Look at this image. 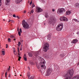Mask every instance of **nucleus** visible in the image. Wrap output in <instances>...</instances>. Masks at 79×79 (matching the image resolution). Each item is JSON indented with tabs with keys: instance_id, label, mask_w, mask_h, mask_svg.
Returning <instances> with one entry per match:
<instances>
[{
	"instance_id": "obj_1",
	"label": "nucleus",
	"mask_w": 79,
	"mask_h": 79,
	"mask_svg": "<svg viewBox=\"0 0 79 79\" xmlns=\"http://www.w3.org/2000/svg\"><path fill=\"white\" fill-rule=\"evenodd\" d=\"M74 74V70L73 69L69 70L67 72L66 74L64 75L65 79H70Z\"/></svg>"
},
{
	"instance_id": "obj_2",
	"label": "nucleus",
	"mask_w": 79,
	"mask_h": 79,
	"mask_svg": "<svg viewBox=\"0 0 79 79\" xmlns=\"http://www.w3.org/2000/svg\"><path fill=\"white\" fill-rule=\"evenodd\" d=\"M22 24L23 26V27L24 29H29V24H27V23L26 22L25 20H23L22 21Z\"/></svg>"
},
{
	"instance_id": "obj_3",
	"label": "nucleus",
	"mask_w": 79,
	"mask_h": 79,
	"mask_svg": "<svg viewBox=\"0 0 79 79\" xmlns=\"http://www.w3.org/2000/svg\"><path fill=\"white\" fill-rule=\"evenodd\" d=\"M63 24L62 23H60L57 25L56 27V30L57 31H60L63 29Z\"/></svg>"
},
{
	"instance_id": "obj_4",
	"label": "nucleus",
	"mask_w": 79,
	"mask_h": 79,
	"mask_svg": "<svg viewBox=\"0 0 79 79\" xmlns=\"http://www.w3.org/2000/svg\"><path fill=\"white\" fill-rule=\"evenodd\" d=\"M49 48V44L48 43H46L44 46L43 51L44 52H47L48 48Z\"/></svg>"
},
{
	"instance_id": "obj_5",
	"label": "nucleus",
	"mask_w": 79,
	"mask_h": 79,
	"mask_svg": "<svg viewBox=\"0 0 79 79\" xmlns=\"http://www.w3.org/2000/svg\"><path fill=\"white\" fill-rule=\"evenodd\" d=\"M52 72V69L50 68H48L46 71V76H49V75L51 74Z\"/></svg>"
},
{
	"instance_id": "obj_6",
	"label": "nucleus",
	"mask_w": 79,
	"mask_h": 79,
	"mask_svg": "<svg viewBox=\"0 0 79 79\" xmlns=\"http://www.w3.org/2000/svg\"><path fill=\"white\" fill-rule=\"evenodd\" d=\"M63 11H65V9L63 8L58 9L57 10V13L58 14H61Z\"/></svg>"
},
{
	"instance_id": "obj_7",
	"label": "nucleus",
	"mask_w": 79,
	"mask_h": 79,
	"mask_svg": "<svg viewBox=\"0 0 79 79\" xmlns=\"http://www.w3.org/2000/svg\"><path fill=\"white\" fill-rule=\"evenodd\" d=\"M54 21H55L54 17H53L52 16L50 17L49 21V22L50 24H52V23H53Z\"/></svg>"
},
{
	"instance_id": "obj_8",
	"label": "nucleus",
	"mask_w": 79,
	"mask_h": 79,
	"mask_svg": "<svg viewBox=\"0 0 79 79\" xmlns=\"http://www.w3.org/2000/svg\"><path fill=\"white\" fill-rule=\"evenodd\" d=\"M60 21H68V19L65 17H61L60 18Z\"/></svg>"
},
{
	"instance_id": "obj_9",
	"label": "nucleus",
	"mask_w": 79,
	"mask_h": 79,
	"mask_svg": "<svg viewBox=\"0 0 79 79\" xmlns=\"http://www.w3.org/2000/svg\"><path fill=\"white\" fill-rule=\"evenodd\" d=\"M36 11L37 13H40L41 11H42L43 10L41 9V8L39 7H36Z\"/></svg>"
},
{
	"instance_id": "obj_10",
	"label": "nucleus",
	"mask_w": 79,
	"mask_h": 79,
	"mask_svg": "<svg viewBox=\"0 0 79 79\" xmlns=\"http://www.w3.org/2000/svg\"><path fill=\"white\" fill-rule=\"evenodd\" d=\"M10 0H6L5 4L6 5H10Z\"/></svg>"
},
{
	"instance_id": "obj_11",
	"label": "nucleus",
	"mask_w": 79,
	"mask_h": 79,
	"mask_svg": "<svg viewBox=\"0 0 79 79\" xmlns=\"http://www.w3.org/2000/svg\"><path fill=\"white\" fill-rule=\"evenodd\" d=\"M78 42L77 39H75L73 40L71 42V44H76Z\"/></svg>"
},
{
	"instance_id": "obj_12",
	"label": "nucleus",
	"mask_w": 79,
	"mask_h": 79,
	"mask_svg": "<svg viewBox=\"0 0 79 79\" xmlns=\"http://www.w3.org/2000/svg\"><path fill=\"white\" fill-rule=\"evenodd\" d=\"M40 65V64L41 65V67L43 68L44 67V65H45V61H43V63L40 62L39 63Z\"/></svg>"
},
{
	"instance_id": "obj_13",
	"label": "nucleus",
	"mask_w": 79,
	"mask_h": 79,
	"mask_svg": "<svg viewBox=\"0 0 79 79\" xmlns=\"http://www.w3.org/2000/svg\"><path fill=\"white\" fill-rule=\"evenodd\" d=\"M39 52L38 51L37 52H35V54L34 56V57L35 58H37V56H38V55H39Z\"/></svg>"
},
{
	"instance_id": "obj_14",
	"label": "nucleus",
	"mask_w": 79,
	"mask_h": 79,
	"mask_svg": "<svg viewBox=\"0 0 79 79\" xmlns=\"http://www.w3.org/2000/svg\"><path fill=\"white\" fill-rule=\"evenodd\" d=\"M73 79H79V75H77L73 78Z\"/></svg>"
},
{
	"instance_id": "obj_15",
	"label": "nucleus",
	"mask_w": 79,
	"mask_h": 79,
	"mask_svg": "<svg viewBox=\"0 0 79 79\" xmlns=\"http://www.w3.org/2000/svg\"><path fill=\"white\" fill-rule=\"evenodd\" d=\"M23 1V0H15V2L16 3H19Z\"/></svg>"
},
{
	"instance_id": "obj_16",
	"label": "nucleus",
	"mask_w": 79,
	"mask_h": 79,
	"mask_svg": "<svg viewBox=\"0 0 79 79\" xmlns=\"http://www.w3.org/2000/svg\"><path fill=\"white\" fill-rule=\"evenodd\" d=\"M27 77L28 78H29V77H30V76H31V73H30V72H28V73H27Z\"/></svg>"
},
{
	"instance_id": "obj_17",
	"label": "nucleus",
	"mask_w": 79,
	"mask_h": 79,
	"mask_svg": "<svg viewBox=\"0 0 79 79\" xmlns=\"http://www.w3.org/2000/svg\"><path fill=\"white\" fill-rule=\"evenodd\" d=\"M71 13V11L68 10L66 11V14L67 15H69Z\"/></svg>"
},
{
	"instance_id": "obj_18",
	"label": "nucleus",
	"mask_w": 79,
	"mask_h": 79,
	"mask_svg": "<svg viewBox=\"0 0 79 79\" xmlns=\"http://www.w3.org/2000/svg\"><path fill=\"white\" fill-rule=\"evenodd\" d=\"M47 37L48 40H50L51 39V35H48Z\"/></svg>"
},
{
	"instance_id": "obj_19",
	"label": "nucleus",
	"mask_w": 79,
	"mask_h": 79,
	"mask_svg": "<svg viewBox=\"0 0 79 79\" xmlns=\"http://www.w3.org/2000/svg\"><path fill=\"white\" fill-rule=\"evenodd\" d=\"M45 18H48L49 15H48V13H45Z\"/></svg>"
},
{
	"instance_id": "obj_20",
	"label": "nucleus",
	"mask_w": 79,
	"mask_h": 79,
	"mask_svg": "<svg viewBox=\"0 0 79 79\" xmlns=\"http://www.w3.org/2000/svg\"><path fill=\"white\" fill-rule=\"evenodd\" d=\"M79 6V3H76L75 5V8H78Z\"/></svg>"
},
{
	"instance_id": "obj_21",
	"label": "nucleus",
	"mask_w": 79,
	"mask_h": 79,
	"mask_svg": "<svg viewBox=\"0 0 79 79\" xmlns=\"http://www.w3.org/2000/svg\"><path fill=\"white\" fill-rule=\"evenodd\" d=\"M73 21H75V22H77V23H79V21H78L77 19H73Z\"/></svg>"
},
{
	"instance_id": "obj_22",
	"label": "nucleus",
	"mask_w": 79,
	"mask_h": 79,
	"mask_svg": "<svg viewBox=\"0 0 79 79\" xmlns=\"http://www.w3.org/2000/svg\"><path fill=\"white\" fill-rule=\"evenodd\" d=\"M29 64H30V65H34V63H33L31 61L30 62Z\"/></svg>"
},
{
	"instance_id": "obj_23",
	"label": "nucleus",
	"mask_w": 79,
	"mask_h": 79,
	"mask_svg": "<svg viewBox=\"0 0 79 79\" xmlns=\"http://www.w3.org/2000/svg\"><path fill=\"white\" fill-rule=\"evenodd\" d=\"M28 55L29 56H31H31H32V54H31V52L29 53H28Z\"/></svg>"
},
{
	"instance_id": "obj_24",
	"label": "nucleus",
	"mask_w": 79,
	"mask_h": 79,
	"mask_svg": "<svg viewBox=\"0 0 79 79\" xmlns=\"http://www.w3.org/2000/svg\"><path fill=\"white\" fill-rule=\"evenodd\" d=\"M10 37L12 39H15V36L13 35L10 36Z\"/></svg>"
},
{
	"instance_id": "obj_25",
	"label": "nucleus",
	"mask_w": 79,
	"mask_h": 79,
	"mask_svg": "<svg viewBox=\"0 0 79 79\" xmlns=\"http://www.w3.org/2000/svg\"><path fill=\"white\" fill-rule=\"evenodd\" d=\"M34 76H32L30 77L29 79H34Z\"/></svg>"
},
{
	"instance_id": "obj_26",
	"label": "nucleus",
	"mask_w": 79,
	"mask_h": 79,
	"mask_svg": "<svg viewBox=\"0 0 79 79\" xmlns=\"http://www.w3.org/2000/svg\"><path fill=\"white\" fill-rule=\"evenodd\" d=\"M21 44V42H20L19 41L18 42V44H17L18 46H19V47H20V45Z\"/></svg>"
},
{
	"instance_id": "obj_27",
	"label": "nucleus",
	"mask_w": 79,
	"mask_h": 79,
	"mask_svg": "<svg viewBox=\"0 0 79 79\" xmlns=\"http://www.w3.org/2000/svg\"><path fill=\"white\" fill-rule=\"evenodd\" d=\"M2 53L3 55H5V52L4 51H2Z\"/></svg>"
},
{
	"instance_id": "obj_28",
	"label": "nucleus",
	"mask_w": 79,
	"mask_h": 79,
	"mask_svg": "<svg viewBox=\"0 0 79 79\" xmlns=\"http://www.w3.org/2000/svg\"><path fill=\"white\" fill-rule=\"evenodd\" d=\"M35 6V5H34V3H33L32 4V6H31V8H34Z\"/></svg>"
},
{
	"instance_id": "obj_29",
	"label": "nucleus",
	"mask_w": 79,
	"mask_h": 79,
	"mask_svg": "<svg viewBox=\"0 0 79 79\" xmlns=\"http://www.w3.org/2000/svg\"><path fill=\"white\" fill-rule=\"evenodd\" d=\"M8 42H11V39L10 38H8Z\"/></svg>"
},
{
	"instance_id": "obj_30",
	"label": "nucleus",
	"mask_w": 79,
	"mask_h": 79,
	"mask_svg": "<svg viewBox=\"0 0 79 79\" xmlns=\"http://www.w3.org/2000/svg\"><path fill=\"white\" fill-rule=\"evenodd\" d=\"M38 58H40V60H44V59L41 58V57H40V56H38Z\"/></svg>"
},
{
	"instance_id": "obj_31",
	"label": "nucleus",
	"mask_w": 79,
	"mask_h": 79,
	"mask_svg": "<svg viewBox=\"0 0 79 79\" xmlns=\"http://www.w3.org/2000/svg\"><path fill=\"white\" fill-rule=\"evenodd\" d=\"M41 68H43L44 69H46V68H47L46 67V66H44V67H41Z\"/></svg>"
},
{
	"instance_id": "obj_32",
	"label": "nucleus",
	"mask_w": 79,
	"mask_h": 79,
	"mask_svg": "<svg viewBox=\"0 0 79 79\" xmlns=\"http://www.w3.org/2000/svg\"><path fill=\"white\" fill-rule=\"evenodd\" d=\"M18 34L19 36H21V32L20 31H19Z\"/></svg>"
},
{
	"instance_id": "obj_33",
	"label": "nucleus",
	"mask_w": 79,
	"mask_h": 79,
	"mask_svg": "<svg viewBox=\"0 0 79 79\" xmlns=\"http://www.w3.org/2000/svg\"><path fill=\"white\" fill-rule=\"evenodd\" d=\"M14 53L15 55H16V51L15 50L14 51Z\"/></svg>"
},
{
	"instance_id": "obj_34",
	"label": "nucleus",
	"mask_w": 79,
	"mask_h": 79,
	"mask_svg": "<svg viewBox=\"0 0 79 79\" xmlns=\"http://www.w3.org/2000/svg\"><path fill=\"white\" fill-rule=\"evenodd\" d=\"M27 56H26V55L25 54H24V56H23V58H27L26 57Z\"/></svg>"
},
{
	"instance_id": "obj_35",
	"label": "nucleus",
	"mask_w": 79,
	"mask_h": 79,
	"mask_svg": "<svg viewBox=\"0 0 79 79\" xmlns=\"http://www.w3.org/2000/svg\"><path fill=\"white\" fill-rule=\"evenodd\" d=\"M23 58H24V60L25 61H27V57H25Z\"/></svg>"
},
{
	"instance_id": "obj_36",
	"label": "nucleus",
	"mask_w": 79,
	"mask_h": 79,
	"mask_svg": "<svg viewBox=\"0 0 79 79\" xmlns=\"http://www.w3.org/2000/svg\"><path fill=\"white\" fill-rule=\"evenodd\" d=\"M37 67L38 69H39L40 68V66H39V65H37Z\"/></svg>"
},
{
	"instance_id": "obj_37",
	"label": "nucleus",
	"mask_w": 79,
	"mask_h": 79,
	"mask_svg": "<svg viewBox=\"0 0 79 79\" xmlns=\"http://www.w3.org/2000/svg\"><path fill=\"white\" fill-rule=\"evenodd\" d=\"M2 0H0V6H2Z\"/></svg>"
},
{
	"instance_id": "obj_38",
	"label": "nucleus",
	"mask_w": 79,
	"mask_h": 79,
	"mask_svg": "<svg viewBox=\"0 0 79 79\" xmlns=\"http://www.w3.org/2000/svg\"><path fill=\"white\" fill-rule=\"evenodd\" d=\"M60 56H61V57H63L64 55H63L61 54H60Z\"/></svg>"
},
{
	"instance_id": "obj_39",
	"label": "nucleus",
	"mask_w": 79,
	"mask_h": 79,
	"mask_svg": "<svg viewBox=\"0 0 79 79\" xmlns=\"http://www.w3.org/2000/svg\"><path fill=\"white\" fill-rule=\"evenodd\" d=\"M32 2L31 1L30 3V5H32Z\"/></svg>"
},
{
	"instance_id": "obj_40",
	"label": "nucleus",
	"mask_w": 79,
	"mask_h": 79,
	"mask_svg": "<svg viewBox=\"0 0 79 79\" xmlns=\"http://www.w3.org/2000/svg\"><path fill=\"white\" fill-rule=\"evenodd\" d=\"M13 17H14V18H16V15L15 14L13 15Z\"/></svg>"
},
{
	"instance_id": "obj_41",
	"label": "nucleus",
	"mask_w": 79,
	"mask_h": 79,
	"mask_svg": "<svg viewBox=\"0 0 79 79\" xmlns=\"http://www.w3.org/2000/svg\"><path fill=\"white\" fill-rule=\"evenodd\" d=\"M18 52H19V48H18Z\"/></svg>"
},
{
	"instance_id": "obj_42",
	"label": "nucleus",
	"mask_w": 79,
	"mask_h": 79,
	"mask_svg": "<svg viewBox=\"0 0 79 79\" xmlns=\"http://www.w3.org/2000/svg\"><path fill=\"white\" fill-rule=\"evenodd\" d=\"M18 55L19 56H20V53H19V52H18Z\"/></svg>"
},
{
	"instance_id": "obj_43",
	"label": "nucleus",
	"mask_w": 79,
	"mask_h": 79,
	"mask_svg": "<svg viewBox=\"0 0 79 79\" xmlns=\"http://www.w3.org/2000/svg\"><path fill=\"white\" fill-rule=\"evenodd\" d=\"M31 12L32 13H33L34 12V10H32L31 11Z\"/></svg>"
},
{
	"instance_id": "obj_44",
	"label": "nucleus",
	"mask_w": 79,
	"mask_h": 79,
	"mask_svg": "<svg viewBox=\"0 0 79 79\" xmlns=\"http://www.w3.org/2000/svg\"><path fill=\"white\" fill-rule=\"evenodd\" d=\"M20 31L21 32H22V30H21V28L20 29Z\"/></svg>"
},
{
	"instance_id": "obj_45",
	"label": "nucleus",
	"mask_w": 79,
	"mask_h": 79,
	"mask_svg": "<svg viewBox=\"0 0 79 79\" xmlns=\"http://www.w3.org/2000/svg\"><path fill=\"white\" fill-rule=\"evenodd\" d=\"M9 21H8V23H10V22H11V20L9 19Z\"/></svg>"
},
{
	"instance_id": "obj_46",
	"label": "nucleus",
	"mask_w": 79,
	"mask_h": 79,
	"mask_svg": "<svg viewBox=\"0 0 79 79\" xmlns=\"http://www.w3.org/2000/svg\"><path fill=\"white\" fill-rule=\"evenodd\" d=\"M55 9H52V11H55Z\"/></svg>"
},
{
	"instance_id": "obj_47",
	"label": "nucleus",
	"mask_w": 79,
	"mask_h": 79,
	"mask_svg": "<svg viewBox=\"0 0 79 79\" xmlns=\"http://www.w3.org/2000/svg\"><path fill=\"white\" fill-rule=\"evenodd\" d=\"M7 74V72H6L5 73V76L6 77V75Z\"/></svg>"
},
{
	"instance_id": "obj_48",
	"label": "nucleus",
	"mask_w": 79,
	"mask_h": 79,
	"mask_svg": "<svg viewBox=\"0 0 79 79\" xmlns=\"http://www.w3.org/2000/svg\"><path fill=\"white\" fill-rule=\"evenodd\" d=\"M77 35H79V31L77 32Z\"/></svg>"
},
{
	"instance_id": "obj_49",
	"label": "nucleus",
	"mask_w": 79,
	"mask_h": 79,
	"mask_svg": "<svg viewBox=\"0 0 79 79\" xmlns=\"http://www.w3.org/2000/svg\"><path fill=\"white\" fill-rule=\"evenodd\" d=\"M19 59H21V57L20 56H19Z\"/></svg>"
},
{
	"instance_id": "obj_50",
	"label": "nucleus",
	"mask_w": 79,
	"mask_h": 79,
	"mask_svg": "<svg viewBox=\"0 0 79 79\" xmlns=\"http://www.w3.org/2000/svg\"><path fill=\"white\" fill-rule=\"evenodd\" d=\"M26 13V10H24L23 13Z\"/></svg>"
},
{
	"instance_id": "obj_51",
	"label": "nucleus",
	"mask_w": 79,
	"mask_h": 79,
	"mask_svg": "<svg viewBox=\"0 0 79 79\" xmlns=\"http://www.w3.org/2000/svg\"><path fill=\"white\" fill-rule=\"evenodd\" d=\"M10 76H11L10 75V74H9V76H8L9 77H10Z\"/></svg>"
},
{
	"instance_id": "obj_52",
	"label": "nucleus",
	"mask_w": 79,
	"mask_h": 79,
	"mask_svg": "<svg viewBox=\"0 0 79 79\" xmlns=\"http://www.w3.org/2000/svg\"><path fill=\"white\" fill-rule=\"evenodd\" d=\"M10 68H8V71H10Z\"/></svg>"
},
{
	"instance_id": "obj_53",
	"label": "nucleus",
	"mask_w": 79,
	"mask_h": 79,
	"mask_svg": "<svg viewBox=\"0 0 79 79\" xmlns=\"http://www.w3.org/2000/svg\"><path fill=\"white\" fill-rule=\"evenodd\" d=\"M41 2H43V3H44V0H41Z\"/></svg>"
},
{
	"instance_id": "obj_54",
	"label": "nucleus",
	"mask_w": 79,
	"mask_h": 79,
	"mask_svg": "<svg viewBox=\"0 0 79 79\" xmlns=\"http://www.w3.org/2000/svg\"><path fill=\"white\" fill-rule=\"evenodd\" d=\"M11 23H13L14 22V21L13 20H11Z\"/></svg>"
},
{
	"instance_id": "obj_55",
	"label": "nucleus",
	"mask_w": 79,
	"mask_h": 79,
	"mask_svg": "<svg viewBox=\"0 0 79 79\" xmlns=\"http://www.w3.org/2000/svg\"><path fill=\"white\" fill-rule=\"evenodd\" d=\"M20 50L21 51V50H22V48H20Z\"/></svg>"
},
{
	"instance_id": "obj_56",
	"label": "nucleus",
	"mask_w": 79,
	"mask_h": 79,
	"mask_svg": "<svg viewBox=\"0 0 79 79\" xmlns=\"http://www.w3.org/2000/svg\"><path fill=\"white\" fill-rule=\"evenodd\" d=\"M28 68L29 69V70H30V68L29 67H28Z\"/></svg>"
},
{
	"instance_id": "obj_57",
	"label": "nucleus",
	"mask_w": 79,
	"mask_h": 79,
	"mask_svg": "<svg viewBox=\"0 0 79 79\" xmlns=\"http://www.w3.org/2000/svg\"><path fill=\"white\" fill-rule=\"evenodd\" d=\"M17 31H19V28H18Z\"/></svg>"
},
{
	"instance_id": "obj_58",
	"label": "nucleus",
	"mask_w": 79,
	"mask_h": 79,
	"mask_svg": "<svg viewBox=\"0 0 79 79\" xmlns=\"http://www.w3.org/2000/svg\"><path fill=\"white\" fill-rule=\"evenodd\" d=\"M16 18H19V17L18 16H17Z\"/></svg>"
},
{
	"instance_id": "obj_59",
	"label": "nucleus",
	"mask_w": 79,
	"mask_h": 79,
	"mask_svg": "<svg viewBox=\"0 0 79 79\" xmlns=\"http://www.w3.org/2000/svg\"><path fill=\"white\" fill-rule=\"evenodd\" d=\"M19 61H20V59H18Z\"/></svg>"
},
{
	"instance_id": "obj_60",
	"label": "nucleus",
	"mask_w": 79,
	"mask_h": 79,
	"mask_svg": "<svg viewBox=\"0 0 79 79\" xmlns=\"http://www.w3.org/2000/svg\"><path fill=\"white\" fill-rule=\"evenodd\" d=\"M44 25H46V23H44Z\"/></svg>"
},
{
	"instance_id": "obj_61",
	"label": "nucleus",
	"mask_w": 79,
	"mask_h": 79,
	"mask_svg": "<svg viewBox=\"0 0 79 79\" xmlns=\"http://www.w3.org/2000/svg\"><path fill=\"white\" fill-rule=\"evenodd\" d=\"M6 48H8V46H6Z\"/></svg>"
},
{
	"instance_id": "obj_62",
	"label": "nucleus",
	"mask_w": 79,
	"mask_h": 79,
	"mask_svg": "<svg viewBox=\"0 0 79 79\" xmlns=\"http://www.w3.org/2000/svg\"><path fill=\"white\" fill-rule=\"evenodd\" d=\"M16 40V39H15L14 40Z\"/></svg>"
},
{
	"instance_id": "obj_63",
	"label": "nucleus",
	"mask_w": 79,
	"mask_h": 79,
	"mask_svg": "<svg viewBox=\"0 0 79 79\" xmlns=\"http://www.w3.org/2000/svg\"><path fill=\"white\" fill-rule=\"evenodd\" d=\"M6 46H8V44H6Z\"/></svg>"
},
{
	"instance_id": "obj_64",
	"label": "nucleus",
	"mask_w": 79,
	"mask_h": 79,
	"mask_svg": "<svg viewBox=\"0 0 79 79\" xmlns=\"http://www.w3.org/2000/svg\"><path fill=\"white\" fill-rule=\"evenodd\" d=\"M78 8H79V5H78Z\"/></svg>"
}]
</instances>
